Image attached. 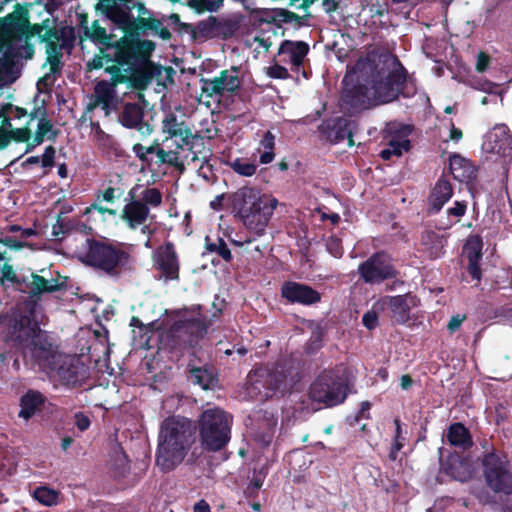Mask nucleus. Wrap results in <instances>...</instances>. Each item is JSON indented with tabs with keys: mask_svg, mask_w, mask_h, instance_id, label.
I'll use <instances>...</instances> for the list:
<instances>
[{
	"mask_svg": "<svg viewBox=\"0 0 512 512\" xmlns=\"http://www.w3.org/2000/svg\"><path fill=\"white\" fill-rule=\"evenodd\" d=\"M35 307L31 304L17 305L8 311L3 329L4 340L13 347L24 348L42 330L35 318Z\"/></svg>",
	"mask_w": 512,
	"mask_h": 512,
	"instance_id": "nucleus-11",
	"label": "nucleus"
},
{
	"mask_svg": "<svg viewBox=\"0 0 512 512\" xmlns=\"http://www.w3.org/2000/svg\"><path fill=\"white\" fill-rule=\"evenodd\" d=\"M202 311L203 307L200 304L184 307L183 313H192L196 316H183L174 321L169 328L159 332V348L169 353L171 358L179 359L185 354L195 356L210 325Z\"/></svg>",
	"mask_w": 512,
	"mask_h": 512,
	"instance_id": "nucleus-4",
	"label": "nucleus"
},
{
	"mask_svg": "<svg viewBox=\"0 0 512 512\" xmlns=\"http://www.w3.org/2000/svg\"><path fill=\"white\" fill-rule=\"evenodd\" d=\"M354 81L358 87L352 101L367 108L396 100L399 94L404 97L416 93V84L408 78L400 61L389 53L371 52L357 61L351 71L343 78L348 86Z\"/></svg>",
	"mask_w": 512,
	"mask_h": 512,
	"instance_id": "nucleus-3",
	"label": "nucleus"
},
{
	"mask_svg": "<svg viewBox=\"0 0 512 512\" xmlns=\"http://www.w3.org/2000/svg\"><path fill=\"white\" fill-rule=\"evenodd\" d=\"M350 392L348 379L340 369H324L309 388V398L323 404L326 408L338 406L345 402Z\"/></svg>",
	"mask_w": 512,
	"mask_h": 512,
	"instance_id": "nucleus-10",
	"label": "nucleus"
},
{
	"mask_svg": "<svg viewBox=\"0 0 512 512\" xmlns=\"http://www.w3.org/2000/svg\"><path fill=\"white\" fill-rule=\"evenodd\" d=\"M205 249L209 253H215L224 261L230 262L232 260V253L225 240L217 237L216 241H212L209 236L205 237Z\"/></svg>",
	"mask_w": 512,
	"mask_h": 512,
	"instance_id": "nucleus-42",
	"label": "nucleus"
},
{
	"mask_svg": "<svg viewBox=\"0 0 512 512\" xmlns=\"http://www.w3.org/2000/svg\"><path fill=\"white\" fill-rule=\"evenodd\" d=\"M94 140L98 149L104 156L109 159H121L126 156V152L117 140L110 134L106 133L105 130H95Z\"/></svg>",
	"mask_w": 512,
	"mask_h": 512,
	"instance_id": "nucleus-32",
	"label": "nucleus"
},
{
	"mask_svg": "<svg viewBox=\"0 0 512 512\" xmlns=\"http://www.w3.org/2000/svg\"><path fill=\"white\" fill-rule=\"evenodd\" d=\"M443 472L452 479L466 482L471 478L468 464L458 455H450L442 464Z\"/></svg>",
	"mask_w": 512,
	"mask_h": 512,
	"instance_id": "nucleus-34",
	"label": "nucleus"
},
{
	"mask_svg": "<svg viewBox=\"0 0 512 512\" xmlns=\"http://www.w3.org/2000/svg\"><path fill=\"white\" fill-rule=\"evenodd\" d=\"M75 426L81 432L88 430L91 425L89 417L83 412H76L74 415Z\"/></svg>",
	"mask_w": 512,
	"mask_h": 512,
	"instance_id": "nucleus-58",
	"label": "nucleus"
},
{
	"mask_svg": "<svg viewBox=\"0 0 512 512\" xmlns=\"http://www.w3.org/2000/svg\"><path fill=\"white\" fill-rule=\"evenodd\" d=\"M124 80L123 76H116L112 82L100 81L95 85L94 97L96 104L101 106L106 115L116 109L118 97L115 91L116 84Z\"/></svg>",
	"mask_w": 512,
	"mask_h": 512,
	"instance_id": "nucleus-21",
	"label": "nucleus"
},
{
	"mask_svg": "<svg viewBox=\"0 0 512 512\" xmlns=\"http://www.w3.org/2000/svg\"><path fill=\"white\" fill-rule=\"evenodd\" d=\"M453 187L448 179L441 176L428 196L429 212L436 214L452 198Z\"/></svg>",
	"mask_w": 512,
	"mask_h": 512,
	"instance_id": "nucleus-24",
	"label": "nucleus"
},
{
	"mask_svg": "<svg viewBox=\"0 0 512 512\" xmlns=\"http://www.w3.org/2000/svg\"><path fill=\"white\" fill-rule=\"evenodd\" d=\"M23 349L29 350L34 363L45 372H48L55 365L56 360L61 355L57 346L54 345L48 333L44 330L37 333L33 340L27 346H24Z\"/></svg>",
	"mask_w": 512,
	"mask_h": 512,
	"instance_id": "nucleus-15",
	"label": "nucleus"
},
{
	"mask_svg": "<svg viewBox=\"0 0 512 512\" xmlns=\"http://www.w3.org/2000/svg\"><path fill=\"white\" fill-rule=\"evenodd\" d=\"M80 261L110 277H118L132 269L133 257L126 244L106 237L87 238Z\"/></svg>",
	"mask_w": 512,
	"mask_h": 512,
	"instance_id": "nucleus-7",
	"label": "nucleus"
},
{
	"mask_svg": "<svg viewBox=\"0 0 512 512\" xmlns=\"http://www.w3.org/2000/svg\"><path fill=\"white\" fill-rule=\"evenodd\" d=\"M480 462L486 486L495 494L512 495V472L507 455L493 448L482 455Z\"/></svg>",
	"mask_w": 512,
	"mask_h": 512,
	"instance_id": "nucleus-12",
	"label": "nucleus"
},
{
	"mask_svg": "<svg viewBox=\"0 0 512 512\" xmlns=\"http://www.w3.org/2000/svg\"><path fill=\"white\" fill-rule=\"evenodd\" d=\"M266 74L275 79H286L289 76L288 70L279 65V64H273L266 68Z\"/></svg>",
	"mask_w": 512,
	"mask_h": 512,
	"instance_id": "nucleus-55",
	"label": "nucleus"
},
{
	"mask_svg": "<svg viewBox=\"0 0 512 512\" xmlns=\"http://www.w3.org/2000/svg\"><path fill=\"white\" fill-rule=\"evenodd\" d=\"M153 263L165 281H178L180 278V262L173 242L167 241L153 252Z\"/></svg>",
	"mask_w": 512,
	"mask_h": 512,
	"instance_id": "nucleus-16",
	"label": "nucleus"
},
{
	"mask_svg": "<svg viewBox=\"0 0 512 512\" xmlns=\"http://www.w3.org/2000/svg\"><path fill=\"white\" fill-rule=\"evenodd\" d=\"M69 231V227L64 223L60 216H58L56 223L52 226V235L56 238L64 236Z\"/></svg>",
	"mask_w": 512,
	"mask_h": 512,
	"instance_id": "nucleus-64",
	"label": "nucleus"
},
{
	"mask_svg": "<svg viewBox=\"0 0 512 512\" xmlns=\"http://www.w3.org/2000/svg\"><path fill=\"white\" fill-rule=\"evenodd\" d=\"M358 274L367 284H380L396 278L397 271L389 254L385 251H377L359 264Z\"/></svg>",
	"mask_w": 512,
	"mask_h": 512,
	"instance_id": "nucleus-13",
	"label": "nucleus"
},
{
	"mask_svg": "<svg viewBox=\"0 0 512 512\" xmlns=\"http://www.w3.org/2000/svg\"><path fill=\"white\" fill-rule=\"evenodd\" d=\"M286 375L277 367H259L248 375L249 393H257L261 399H268L282 386Z\"/></svg>",
	"mask_w": 512,
	"mask_h": 512,
	"instance_id": "nucleus-14",
	"label": "nucleus"
},
{
	"mask_svg": "<svg viewBox=\"0 0 512 512\" xmlns=\"http://www.w3.org/2000/svg\"><path fill=\"white\" fill-rule=\"evenodd\" d=\"M231 212L243 225L257 236L265 233L266 227L278 205L272 195L259 189L243 186L227 196Z\"/></svg>",
	"mask_w": 512,
	"mask_h": 512,
	"instance_id": "nucleus-6",
	"label": "nucleus"
},
{
	"mask_svg": "<svg viewBox=\"0 0 512 512\" xmlns=\"http://www.w3.org/2000/svg\"><path fill=\"white\" fill-rule=\"evenodd\" d=\"M11 141L23 143L28 142L32 136V130H7Z\"/></svg>",
	"mask_w": 512,
	"mask_h": 512,
	"instance_id": "nucleus-56",
	"label": "nucleus"
},
{
	"mask_svg": "<svg viewBox=\"0 0 512 512\" xmlns=\"http://www.w3.org/2000/svg\"><path fill=\"white\" fill-rule=\"evenodd\" d=\"M250 20L240 13H233L219 17L220 37H244L249 34Z\"/></svg>",
	"mask_w": 512,
	"mask_h": 512,
	"instance_id": "nucleus-20",
	"label": "nucleus"
},
{
	"mask_svg": "<svg viewBox=\"0 0 512 512\" xmlns=\"http://www.w3.org/2000/svg\"><path fill=\"white\" fill-rule=\"evenodd\" d=\"M133 150H134L136 156L142 161H148V158H147L148 154H155L157 157L156 163L166 164V162L162 161L161 156L159 155L160 150H167V148L165 147L164 144H163V146H160L159 143L155 142L154 144L146 147L140 143H136L133 146Z\"/></svg>",
	"mask_w": 512,
	"mask_h": 512,
	"instance_id": "nucleus-45",
	"label": "nucleus"
},
{
	"mask_svg": "<svg viewBox=\"0 0 512 512\" xmlns=\"http://www.w3.org/2000/svg\"><path fill=\"white\" fill-rule=\"evenodd\" d=\"M239 72L237 69L225 70L218 77L203 82V91L212 96L224 91H234L240 86Z\"/></svg>",
	"mask_w": 512,
	"mask_h": 512,
	"instance_id": "nucleus-19",
	"label": "nucleus"
},
{
	"mask_svg": "<svg viewBox=\"0 0 512 512\" xmlns=\"http://www.w3.org/2000/svg\"><path fill=\"white\" fill-rule=\"evenodd\" d=\"M132 0H100L98 6L114 24V30L121 36L107 33L106 29L94 23L84 28V35L97 44L104 55H97L88 62L89 69L105 68L114 73L118 65L135 66L145 61L155 48L150 40L141 39V27L131 15Z\"/></svg>",
	"mask_w": 512,
	"mask_h": 512,
	"instance_id": "nucleus-2",
	"label": "nucleus"
},
{
	"mask_svg": "<svg viewBox=\"0 0 512 512\" xmlns=\"http://www.w3.org/2000/svg\"><path fill=\"white\" fill-rule=\"evenodd\" d=\"M467 319L465 314H456L451 317L447 324V330L450 334H454Z\"/></svg>",
	"mask_w": 512,
	"mask_h": 512,
	"instance_id": "nucleus-60",
	"label": "nucleus"
},
{
	"mask_svg": "<svg viewBox=\"0 0 512 512\" xmlns=\"http://www.w3.org/2000/svg\"><path fill=\"white\" fill-rule=\"evenodd\" d=\"M143 111L137 104H126L121 115V123L126 128H136L142 122Z\"/></svg>",
	"mask_w": 512,
	"mask_h": 512,
	"instance_id": "nucleus-37",
	"label": "nucleus"
},
{
	"mask_svg": "<svg viewBox=\"0 0 512 512\" xmlns=\"http://www.w3.org/2000/svg\"><path fill=\"white\" fill-rule=\"evenodd\" d=\"M37 37L46 42L47 62L50 66L38 82V88L52 85L55 75L61 71V57L70 53L74 35L73 29H47L40 25L30 26L27 10L17 6L15 10L0 20V88L14 82L20 72L21 59H31L34 54L31 39Z\"/></svg>",
	"mask_w": 512,
	"mask_h": 512,
	"instance_id": "nucleus-1",
	"label": "nucleus"
},
{
	"mask_svg": "<svg viewBox=\"0 0 512 512\" xmlns=\"http://www.w3.org/2000/svg\"><path fill=\"white\" fill-rule=\"evenodd\" d=\"M377 322L378 316L375 311H367L362 317L363 325L369 330L374 329L377 326Z\"/></svg>",
	"mask_w": 512,
	"mask_h": 512,
	"instance_id": "nucleus-62",
	"label": "nucleus"
},
{
	"mask_svg": "<svg viewBox=\"0 0 512 512\" xmlns=\"http://www.w3.org/2000/svg\"><path fill=\"white\" fill-rule=\"evenodd\" d=\"M275 136L271 133V130H266L263 133L257 151L260 153L259 161L261 164H269L275 158Z\"/></svg>",
	"mask_w": 512,
	"mask_h": 512,
	"instance_id": "nucleus-36",
	"label": "nucleus"
},
{
	"mask_svg": "<svg viewBox=\"0 0 512 512\" xmlns=\"http://www.w3.org/2000/svg\"><path fill=\"white\" fill-rule=\"evenodd\" d=\"M45 115H46V110L44 108V106H39L37 108H34L30 114H29V118L31 121H36V126L37 128L39 129H42V128H50L47 123L45 122Z\"/></svg>",
	"mask_w": 512,
	"mask_h": 512,
	"instance_id": "nucleus-53",
	"label": "nucleus"
},
{
	"mask_svg": "<svg viewBox=\"0 0 512 512\" xmlns=\"http://www.w3.org/2000/svg\"><path fill=\"white\" fill-rule=\"evenodd\" d=\"M150 209L140 200L131 199L121 211V219L130 229L143 225L149 217Z\"/></svg>",
	"mask_w": 512,
	"mask_h": 512,
	"instance_id": "nucleus-25",
	"label": "nucleus"
},
{
	"mask_svg": "<svg viewBox=\"0 0 512 512\" xmlns=\"http://www.w3.org/2000/svg\"><path fill=\"white\" fill-rule=\"evenodd\" d=\"M31 278L32 281L28 285V293L31 298H40V296L45 293H54L67 287L64 281L60 282L58 279L54 278L47 280L36 273H32Z\"/></svg>",
	"mask_w": 512,
	"mask_h": 512,
	"instance_id": "nucleus-31",
	"label": "nucleus"
},
{
	"mask_svg": "<svg viewBox=\"0 0 512 512\" xmlns=\"http://www.w3.org/2000/svg\"><path fill=\"white\" fill-rule=\"evenodd\" d=\"M483 239L478 234L469 235L463 245V254L467 260L482 259Z\"/></svg>",
	"mask_w": 512,
	"mask_h": 512,
	"instance_id": "nucleus-38",
	"label": "nucleus"
},
{
	"mask_svg": "<svg viewBox=\"0 0 512 512\" xmlns=\"http://www.w3.org/2000/svg\"><path fill=\"white\" fill-rule=\"evenodd\" d=\"M325 246L329 254L335 258H341L344 253L342 241L336 235L329 236L325 241Z\"/></svg>",
	"mask_w": 512,
	"mask_h": 512,
	"instance_id": "nucleus-52",
	"label": "nucleus"
},
{
	"mask_svg": "<svg viewBox=\"0 0 512 512\" xmlns=\"http://www.w3.org/2000/svg\"><path fill=\"white\" fill-rule=\"evenodd\" d=\"M47 373H55L66 385L74 386L80 381L79 366L73 358L62 353Z\"/></svg>",
	"mask_w": 512,
	"mask_h": 512,
	"instance_id": "nucleus-26",
	"label": "nucleus"
},
{
	"mask_svg": "<svg viewBox=\"0 0 512 512\" xmlns=\"http://www.w3.org/2000/svg\"><path fill=\"white\" fill-rule=\"evenodd\" d=\"M169 137L164 140L167 150H160L159 155L166 165L174 167L180 173L185 170V164L196 163L197 160L211 159L212 149L208 141L199 134L202 130H166Z\"/></svg>",
	"mask_w": 512,
	"mask_h": 512,
	"instance_id": "nucleus-8",
	"label": "nucleus"
},
{
	"mask_svg": "<svg viewBox=\"0 0 512 512\" xmlns=\"http://www.w3.org/2000/svg\"><path fill=\"white\" fill-rule=\"evenodd\" d=\"M467 210V204L464 201H456L453 207L447 209L448 216L462 217Z\"/></svg>",
	"mask_w": 512,
	"mask_h": 512,
	"instance_id": "nucleus-61",
	"label": "nucleus"
},
{
	"mask_svg": "<svg viewBox=\"0 0 512 512\" xmlns=\"http://www.w3.org/2000/svg\"><path fill=\"white\" fill-rule=\"evenodd\" d=\"M59 491L47 486L36 487L32 493V497L40 504L51 507L59 503Z\"/></svg>",
	"mask_w": 512,
	"mask_h": 512,
	"instance_id": "nucleus-41",
	"label": "nucleus"
},
{
	"mask_svg": "<svg viewBox=\"0 0 512 512\" xmlns=\"http://www.w3.org/2000/svg\"><path fill=\"white\" fill-rule=\"evenodd\" d=\"M489 64H490V57L484 52L478 53L476 64H475L476 70L479 73H483L488 69Z\"/></svg>",
	"mask_w": 512,
	"mask_h": 512,
	"instance_id": "nucleus-63",
	"label": "nucleus"
},
{
	"mask_svg": "<svg viewBox=\"0 0 512 512\" xmlns=\"http://www.w3.org/2000/svg\"><path fill=\"white\" fill-rule=\"evenodd\" d=\"M141 198L140 201L148 207H159L162 204V193L155 187L143 190Z\"/></svg>",
	"mask_w": 512,
	"mask_h": 512,
	"instance_id": "nucleus-49",
	"label": "nucleus"
},
{
	"mask_svg": "<svg viewBox=\"0 0 512 512\" xmlns=\"http://www.w3.org/2000/svg\"><path fill=\"white\" fill-rule=\"evenodd\" d=\"M319 138L321 140L326 139L331 143L336 144L347 138L348 146L354 145L353 130H319Z\"/></svg>",
	"mask_w": 512,
	"mask_h": 512,
	"instance_id": "nucleus-46",
	"label": "nucleus"
},
{
	"mask_svg": "<svg viewBox=\"0 0 512 512\" xmlns=\"http://www.w3.org/2000/svg\"><path fill=\"white\" fill-rule=\"evenodd\" d=\"M397 132L388 140L387 145L379 153L384 161H389L392 157H401L404 152H408L411 148V142L407 138L413 130H394Z\"/></svg>",
	"mask_w": 512,
	"mask_h": 512,
	"instance_id": "nucleus-27",
	"label": "nucleus"
},
{
	"mask_svg": "<svg viewBox=\"0 0 512 512\" xmlns=\"http://www.w3.org/2000/svg\"><path fill=\"white\" fill-rule=\"evenodd\" d=\"M153 323L148 325V331H141L140 329H133V341L137 343L140 347L144 349H152L154 347L153 344H151V338L152 334H157V347H159V332H161L160 329H157L156 331L153 329ZM164 329H162L163 331ZM161 350L160 348H158Z\"/></svg>",
	"mask_w": 512,
	"mask_h": 512,
	"instance_id": "nucleus-43",
	"label": "nucleus"
},
{
	"mask_svg": "<svg viewBox=\"0 0 512 512\" xmlns=\"http://www.w3.org/2000/svg\"><path fill=\"white\" fill-rule=\"evenodd\" d=\"M447 237L432 229H425L420 236V251L431 260L438 259L445 254Z\"/></svg>",
	"mask_w": 512,
	"mask_h": 512,
	"instance_id": "nucleus-22",
	"label": "nucleus"
},
{
	"mask_svg": "<svg viewBox=\"0 0 512 512\" xmlns=\"http://www.w3.org/2000/svg\"><path fill=\"white\" fill-rule=\"evenodd\" d=\"M189 380L199 385L203 390H214L219 383V375L216 367L212 364H205L202 367L188 365Z\"/></svg>",
	"mask_w": 512,
	"mask_h": 512,
	"instance_id": "nucleus-23",
	"label": "nucleus"
},
{
	"mask_svg": "<svg viewBox=\"0 0 512 512\" xmlns=\"http://www.w3.org/2000/svg\"><path fill=\"white\" fill-rule=\"evenodd\" d=\"M200 447L205 452L224 450L231 439L233 417L219 407L205 409L197 420Z\"/></svg>",
	"mask_w": 512,
	"mask_h": 512,
	"instance_id": "nucleus-9",
	"label": "nucleus"
},
{
	"mask_svg": "<svg viewBox=\"0 0 512 512\" xmlns=\"http://www.w3.org/2000/svg\"><path fill=\"white\" fill-rule=\"evenodd\" d=\"M228 166L238 175L251 177L256 173L257 165L244 158H236L228 162Z\"/></svg>",
	"mask_w": 512,
	"mask_h": 512,
	"instance_id": "nucleus-47",
	"label": "nucleus"
},
{
	"mask_svg": "<svg viewBox=\"0 0 512 512\" xmlns=\"http://www.w3.org/2000/svg\"><path fill=\"white\" fill-rule=\"evenodd\" d=\"M281 296L291 304L312 306L319 303L322 294L308 284L286 281L281 286Z\"/></svg>",
	"mask_w": 512,
	"mask_h": 512,
	"instance_id": "nucleus-17",
	"label": "nucleus"
},
{
	"mask_svg": "<svg viewBox=\"0 0 512 512\" xmlns=\"http://www.w3.org/2000/svg\"><path fill=\"white\" fill-rule=\"evenodd\" d=\"M466 84L475 90L482 91L488 95H493L491 99L496 104H502L503 95L499 89V86L489 80L471 76L466 80Z\"/></svg>",
	"mask_w": 512,
	"mask_h": 512,
	"instance_id": "nucleus-35",
	"label": "nucleus"
},
{
	"mask_svg": "<svg viewBox=\"0 0 512 512\" xmlns=\"http://www.w3.org/2000/svg\"><path fill=\"white\" fill-rule=\"evenodd\" d=\"M481 260L482 259L468 260L466 267L468 274L477 282V284H479L482 279V269L480 266Z\"/></svg>",
	"mask_w": 512,
	"mask_h": 512,
	"instance_id": "nucleus-54",
	"label": "nucleus"
},
{
	"mask_svg": "<svg viewBox=\"0 0 512 512\" xmlns=\"http://www.w3.org/2000/svg\"><path fill=\"white\" fill-rule=\"evenodd\" d=\"M308 50V44L303 41L285 40L279 47L278 55L283 57V62L290 63L292 66L298 68L302 65Z\"/></svg>",
	"mask_w": 512,
	"mask_h": 512,
	"instance_id": "nucleus-29",
	"label": "nucleus"
},
{
	"mask_svg": "<svg viewBox=\"0 0 512 512\" xmlns=\"http://www.w3.org/2000/svg\"><path fill=\"white\" fill-rule=\"evenodd\" d=\"M197 33L203 37H220L219 17L210 16L196 26Z\"/></svg>",
	"mask_w": 512,
	"mask_h": 512,
	"instance_id": "nucleus-44",
	"label": "nucleus"
},
{
	"mask_svg": "<svg viewBox=\"0 0 512 512\" xmlns=\"http://www.w3.org/2000/svg\"><path fill=\"white\" fill-rule=\"evenodd\" d=\"M187 3L199 11H217L223 4V0H187Z\"/></svg>",
	"mask_w": 512,
	"mask_h": 512,
	"instance_id": "nucleus-51",
	"label": "nucleus"
},
{
	"mask_svg": "<svg viewBox=\"0 0 512 512\" xmlns=\"http://www.w3.org/2000/svg\"><path fill=\"white\" fill-rule=\"evenodd\" d=\"M55 148L51 145L47 146L42 154L41 158L39 156H31L28 157L23 163L22 166L26 167L27 165L38 164L41 161V165L44 168H51L55 164Z\"/></svg>",
	"mask_w": 512,
	"mask_h": 512,
	"instance_id": "nucleus-48",
	"label": "nucleus"
},
{
	"mask_svg": "<svg viewBox=\"0 0 512 512\" xmlns=\"http://www.w3.org/2000/svg\"><path fill=\"white\" fill-rule=\"evenodd\" d=\"M449 170L453 178L462 183H470L477 177L476 166L459 154H452L450 156Z\"/></svg>",
	"mask_w": 512,
	"mask_h": 512,
	"instance_id": "nucleus-28",
	"label": "nucleus"
},
{
	"mask_svg": "<svg viewBox=\"0 0 512 512\" xmlns=\"http://www.w3.org/2000/svg\"><path fill=\"white\" fill-rule=\"evenodd\" d=\"M195 432L196 426L185 417L170 416L161 423L155 461L163 473L183 462L195 441Z\"/></svg>",
	"mask_w": 512,
	"mask_h": 512,
	"instance_id": "nucleus-5",
	"label": "nucleus"
},
{
	"mask_svg": "<svg viewBox=\"0 0 512 512\" xmlns=\"http://www.w3.org/2000/svg\"><path fill=\"white\" fill-rule=\"evenodd\" d=\"M45 396L37 390L30 389L20 398V411L18 416L25 420L32 418L36 411L45 403Z\"/></svg>",
	"mask_w": 512,
	"mask_h": 512,
	"instance_id": "nucleus-33",
	"label": "nucleus"
},
{
	"mask_svg": "<svg viewBox=\"0 0 512 512\" xmlns=\"http://www.w3.org/2000/svg\"><path fill=\"white\" fill-rule=\"evenodd\" d=\"M3 260H5V254L0 252V262ZM0 275L2 284H4V281L19 283V279L14 271L13 266L7 262H5L2 266L0 265Z\"/></svg>",
	"mask_w": 512,
	"mask_h": 512,
	"instance_id": "nucleus-50",
	"label": "nucleus"
},
{
	"mask_svg": "<svg viewBox=\"0 0 512 512\" xmlns=\"http://www.w3.org/2000/svg\"><path fill=\"white\" fill-rule=\"evenodd\" d=\"M200 162L198 167L199 176L203 177L205 180H209V178L213 175V165L210 163V159L197 160Z\"/></svg>",
	"mask_w": 512,
	"mask_h": 512,
	"instance_id": "nucleus-59",
	"label": "nucleus"
},
{
	"mask_svg": "<svg viewBox=\"0 0 512 512\" xmlns=\"http://www.w3.org/2000/svg\"><path fill=\"white\" fill-rule=\"evenodd\" d=\"M446 440L450 446L463 451L470 450L474 445L470 430L461 422H454L449 425Z\"/></svg>",
	"mask_w": 512,
	"mask_h": 512,
	"instance_id": "nucleus-30",
	"label": "nucleus"
},
{
	"mask_svg": "<svg viewBox=\"0 0 512 512\" xmlns=\"http://www.w3.org/2000/svg\"><path fill=\"white\" fill-rule=\"evenodd\" d=\"M275 35V31L272 30L257 34L253 37H249V34L246 36L245 44L254 49L258 54L266 53L269 48L272 46L271 36Z\"/></svg>",
	"mask_w": 512,
	"mask_h": 512,
	"instance_id": "nucleus-40",
	"label": "nucleus"
},
{
	"mask_svg": "<svg viewBox=\"0 0 512 512\" xmlns=\"http://www.w3.org/2000/svg\"><path fill=\"white\" fill-rule=\"evenodd\" d=\"M386 304L392 313L393 321L398 325H404L411 319L410 311L417 305V298L411 294L388 296Z\"/></svg>",
	"mask_w": 512,
	"mask_h": 512,
	"instance_id": "nucleus-18",
	"label": "nucleus"
},
{
	"mask_svg": "<svg viewBox=\"0 0 512 512\" xmlns=\"http://www.w3.org/2000/svg\"><path fill=\"white\" fill-rule=\"evenodd\" d=\"M25 117H27V112L19 107L12 105L0 107V128H7V126L11 128L12 121H19Z\"/></svg>",
	"mask_w": 512,
	"mask_h": 512,
	"instance_id": "nucleus-39",
	"label": "nucleus"
},
{
	"mask_svg": "<svg viewBox=\"0 0 512 512\" xmlns=\"http://www.w3.org/2000/svg\"><path fill=\"white\" fill-rule=\"evenodd\" d=\"M60 130H36V134L32 140L34 145L38 146L43 143L45 136L49 139L55 138L59 134Z\"/></svg>",
	"mask_w": 512,
	"mask_h": 512,
	"instance_id": "nucleus-57",
	"label": "nucleus"
}]
</instances>
